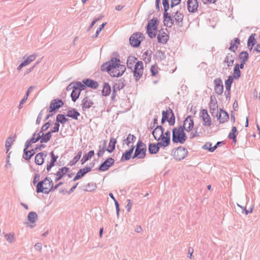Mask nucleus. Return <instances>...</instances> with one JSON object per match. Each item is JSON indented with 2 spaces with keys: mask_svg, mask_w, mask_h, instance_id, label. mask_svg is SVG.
<instances>
[{
  "mask_svg": "<svg viewBox=\"0 0 260 260\" xmlns=\"http://www.w3.org/2000/svg\"><path fill=\"white\" fill-rule=\"evenodd\" d=\"M101 70L107 72L112 77H118L124 73L126 68L124 65L121 64L119 59L113 58L104 63L101 66Z\"/></svg>",
  "mask_w": 260,
  "mask_h": 260,
  "instance_id": "f257e3e1",
  "label": "nucleus"
},
{
  "mask_svg": "<svg viewBox=\"0 0 260 260\" xmlns=\"http://www.w3.org/2000/svg\"><path fill=\"white\" fill-rule=\"evenodd\" d=\"M57 158L53 152H51L49 155L45 152H40L35 156V162L38 165H42L43 163L46 162V169L49 172L54 166Z\"/></svg>",
  "mask_w": 260,
  "mask_h": 260,
  "instance_id": "f03ea898",
  "label": "nucleus"
},
{
  "mask_svg": "<svg viewBox=\"0 0 260 260\" xmlns=\"http://www.w3.org/2000/svg\"><path fill=\"white\" fill-rule=\"evenodd\" d=\"M152 135L156 140L160 141L158 143L164 147L168 146L170 143V132L167 131L164 133L161 126H157L152 132Z\"/></svg>",
  "mask_w": 260,
  "mask_h": 260,
  "instance_id": "7ed1b4c3",
  "label": "nucleus"
},
{
  "mask_svg": "<svg viewBox=\"0 0 260 260\" xmlns=\"http://www.w3.org/2000/svg\"><path fill=\"white\" fill-rule=\"evenodd\" d=\"M53 189L52 181L48 178H45L43 181L38 183L37 186V192L48 193Z\"/></svg>",
  "mask_w": 260,
  "mask_h": 260,
  "instance_id": "20e7f679",
  "label": "nucleus"
},
{
  "mask_svg": "<svg viewBox=\"0 0 260 260\" xmlns=\"http://www.w3.org/2000/svg\"><path fill=\"white\" fill-rule=\"evenodd\" d=\"M73 88L71 93V98L74 102H75L79 98L80 92L82 90L85 89V85L81 82H78L75 83L70 84L67 89L69 90Z\"/></svg>",
  "mask_w": 260,
  "mask_h": 260,
  "instance_id": "39448f33",
  "label": "nucleus"
},
{
  "mask_svg": "<svg viewBox=\"0 0 260 260\" xmlns=\"http://www.w3.org/2000/svg\"><path fill=\"white\" fill-rule=\"evenodd\" d=\"M187 138L184 129L181 126L176 127L173 131V141L175 143L183 144Z\"/></svg>",
  "mask_w": 260,
  "mask_h": 260,
  "instance_id": "423d86ee",
  "label": "nucleus"
},
{
  "mask_svg": "<svg viewBox=\"0 0 260 260\" xmlns=\"http://www.w3.org/2000/svg\"><path fill=\"white\" fill-rule=\"evenodd\" d=\"M159 21L156 18H153L149 21L147 26V32L151 38L155 37Z\"/></svg>",
  "mask_w": 260,
  "mask_h": 260,
  "instance_id": "0eeeda50",
  "label": "nucleus"
},
{
  "mask_svg": "<svg viewBox=\"0 0 260 260\" xmlns=\"http://www.w3.org/2000/svg\"><path fill=\"white\" fill-rule=\"evenodd\" d=\"M146 145L141 141L137 143L136 149L134 153V157L143 158L146 156Z\"/></svg>",
  "mask_w": 260,
  "mask_h": 260,
  "instance_id": "6e6552de",
  "label": "nucleus"
},
{
  "mask_svg": "<svg viewBox=\"0 0 260 260\" xmlns=\"http://www.w3.org/2000/svg\"><path fill=\"white\" fill-rule=\"evenodd\" d=\"M144 37L143 34L137 32L133 34L129 38V43L133 47H138Z\"/></svg>",
  "mask_w": 260,
  "mask_h": 260,
  "instance_id": "1a4fd4ad",
  "label": "nucleus"
},
{
  "mask_svg": "<svg viewBox=\"0 0 260 260\" xmlns=\"http://www.w3.org/2000/svg\"><path fill=\"white\" fill-rule=\"evenodd\" d=\"M162 123H164L165 121L167 120L170 124H174L175 122V117L173 111L171 109L169 108L166 111H162Z\"/></svg>",
  "mask_w": 260,
  "mask_h": 260,
  "instance_id": "9d476101",
  "label": "nucleus"
},
{
  "mask_svg": "<svg viewBox=\"0 0 260 260\" xmlns=\"http://www.w3.org/2000/svg\"><path fill=\"white\" fill-rule=\"evenodd\" d=\"M143 63L142 61H138L135 65L134 68V76L136 80H138L140 78L143 74Z\"/></svg>",
  "mask_w": 260,
  "mask_h": 260,
  "instance_id": "9b49d317",
  "label": "nucleus"
},
{
  "mask_svg": "<svg viewBox=\"0 0 260 260\" xmlns=\"http://www.w3.org/2000/svg\"><path fill=\"white\" fill-rule=\"evenodd\" d=\"M167 29H161L158 31L157 35L158 42L161 44H166L169 40V35Z\"/></svg>",
  "mask_w": 260,
  "mask_h": 260,
  "instance_id": "f8f14e48",
  "label": "nucleus"
},
{
  "mask_svg": "<svg viewBox=\"0 0 260 260\" xmlns=\"http://www.w3.org/2000/svg\"><path fill=\"white\" fill-rule=\"evenodd\" d=\"M183 129L187 132H190L194 127V121L192 117L187 116L183 122Z\"/></svg>",
  "mask_w": 260,
  "mask_h": 260,
  "instance_id": "ddd939ff",
  "label": "nucleus"
},
{
  "mask_svg": "<svg viewBox=\"0 0 260 260\" xmlns=\"http://www.w3.org/2000/svg\"><path fill=\"white\" fill-rule=\"evenodd\" d=\"M187 154V151L186 149L182 147H179L174 152V156L177 160H180L183 159Z\"/></svg>",
  "mask_w": 260,
  "mask_h": 260,
  "instance_id": "4468645a",
  "label": "nucleus"
},
{
  "mask_svg": "<svg viewBox=\"0 0 260 260\" xmlns=\"http://www.w3.org/2000/svg\"><path fill=\"white\" fill-rule=\"evenodd\" d=\"M187 9L189 12H196L199 7V3L198 0H187Z\"/></svg>",
  "mask_w": 260,
  "mask_h": 260,
  "instance_id": "2eb2a0df",
  "label": "nucleus"
},
{
  "mask_svg": "<svg viewBox=\"0 0 260 260\" xmlns=\"http://www.w3.org/2000/svg\"><path fill=\"white\" fill-rule=\"evenodd\" d=\"M201 117L205 126H209L211 124V118L206 110L203 109L201 113Z\"/></svg>",
  "mask_w": 260,
  "mask_h": 260,
  "instance_id": "dca6fc26",
  "label": "nucleus"
},
{
  "mask_svg": "<svg viewBox=\"0 0 260 260\" xmlns=\"http://www.w3.org/2000/svg\"><path fill=\"white\" fill-rule=\"evenodd\" d=\"M94 103L89 97L84 98L81 102L82 110L84 111L92 107Z\"/></svg>",
  "mask_w": 260,
  "mask_h": 260,
  "instance_id": "f3484780",
  "label": "nucleus"
},
{
  "mask_svg": "<svg viewBox=\"0 0 260 260\" xmlns=\"http://www.w3.org/2000/svg\"><path fill=\"white\" fill-rule=\"evenodd\" d=\"M63 103L60 100H53L50 103L49 107V112H52L56 109H59L63 105Z\"/></svg>",
  "mask_w": 260,
  "mask_h": 260,
  "instance_id": "a211bd4d",
  "label": "nucleus"
},
{
  "mask_svg": "<svg viewBox=\"0 0 260 260\" xmlns=\"http://www.w3.org/2000/svg\"><path fill=\"white\" fill-rule=\"evenodd\" d=\"M214 82L215 92L218 95L221 94L223 91V86L222 81L220 79H216L214 81Z\"/></svg>",
  "mask_w": 260,
  "mask_h": 260,
  "instance_id": "6ab92c4d",
  "label": "nucleus"
},
{
  "mask_svg": "<svg viewBox=\"0 0 260 260\" xmlns=\"http://www.w3.org/2000/svg\"><path fill=\"white\" fill-rule=\"evenodd\" d=\"M114 163V159L112 158L107 159L100 167L99 170L102 171L107 170Z\"/></svg>",
  "mask_w": 260,
  "mask_h": 260,
  "instance_id": "aec40b11",
  "label": "nucleus"
},
{
  "mask_svg": "<svg viewBox=\"0 0 260 260\" xmlns=\"http://www.w3.org/2000/svg\"><path fill=\"white\" fill-rule=\"evenodd\" d=\"M164 23L165 26L171 27L174 23V19L169 15V13L168 12H164Z\"/></svg>",
  "mask_w": 260,
  "mask_h": 260,
  "instance_id": "412c9836",
  "label": "nucleus"
},
{
  "mask_svg": "<svg viewBox=\"0 0 260 260\" xmlns=\"http://www.w3.org/2000/svg\"><path fill=\"white\" fill-rule=\"evenodd\" d=\"M174 20L177 25L181 26L183 20V14L180 11H177L174 15Z\"/></svg>",
  "mask_w": 260,
  "mask_h": 260,
  "instance_id": "4be33fe9",
  "label": "nucleus"
},
{
  "mask_svg": "<svg viewBox=\"0 0 260 260\" xmlns=\"http://www.w3.org/2000/svg\"><path fill=\"white\" fill-rule=\"evenodd\" d=\"M69 169L67 167H62L59 169L58 171L56 174V181L60 180L68 172Z\"/></svg>",
  "mask_w": 260,
  "mask_h": 260,
  "instance_id": "5701e85b",
  "label": "nucleus"
},
{
  "mask_svg": "<svg viewBox=\"0 0 260 260\" xmlns=\"http://www.w3.org/2000/svg\"><path fill=\"white\" fill-rule=\"evenodd\" d=\"M90 171V168L88 167H86L83 168V169L80 170L77 173V175L75 177L74 180L75 181L76 180H78L81 177H82L85 174Z\"/></svg>",
  "mask_w": 260,
  "mask_h": 260,
  "instance_id": "b1692460",
  "label": "nucleus"
},
{
  "mask_svg": "<svg viewBox=\"0 0 260 260\" xmlns=\"http://www.w3.org/2000/svg\"><path fill=\"white\" fill-rule=\"evenodd\" d=\"M116 142L117 141L115 138H111L106 150L110 153L112 152L115 150Z\"/></svg>",
  "mask_w": 260,
  "mask_h": 260,
  "instance_id": "393cba45",
  "label": "nucleus"
},
{
  "mask_svg": "<svg viewBox=\"0 0 260 260\" xmlns=\"http://www.w3.org/2000/svg\"><path fill=\"white\" fill-rule=\"evenodd\" d=\"M83 85H85V87L86 86L90 87L91 88H96L98 86V83L97 82L94 81L92 80L86 79L83 81Z\"/></svg>",
  "mask_w": 260,
  "mask_h": 260,
  "instance_id": "a878e982",
  "label": "nucleus"
},
{
  "mask_svg": "<svg viewBox=\"0 0 260 260\" xmlns=\"http://www.w3.org/2000/svg\"><path fill=\"white\" fill-rule=\"evenodd\" d=\"M159 145L160 144H150L149 145V152L151 154H155L156 153L159 149Z\"/></svg>",
  "mask_w": 260,
  "mask_h": 260,
  "instance_id": "bb28decb",
  "label": "nucleus"
},
{
  "mask_svg": "<svg viewBox=\"0 0 260 260\" xmlns=\"http://www.w3.org/2000/svg\"><path fill=\"white\" fill-rule=\"evenodd\" d=\"M134 149V146H132L131 149L125 151L122 155L121 159L125 160H127L130 159L132 154L133 152Z\"/></svg>",
  "mask_w": 260,
  "mask_h": 260,
  "instance_id": "cd10ccee",
  "label": "nucleus"
},
{
  "mask_svg": "<svg viewBox=\"0 0 260 260\" xmlns=\"http://www.w3.org/2000/svg\"><path fill=\"white\" fill-rule=\"evenodd\" d=\"M221 142H218L214 146H212V144L210 143H206L203 146L204 149L208 150L210 152H213L217 148V146L221 144Z\"/></svg>",
  "mask_w": 260,
  "mask_h": 260,
  "instance_id": "c85d7f7f",
  "label": "nucleus"
},
{
  "mask_svg": "<svg viewBox=\"0 0 260 260\" xmlns=\"http://www.w3.org/2000/svg\"><path fill=\"white\" fill-rule=\"evenodd\" d=\"M79 115V113L75 109H72L71 110H69L67 114V116L72 117L75 119H77Z\"/></svg>",
  "mask_w": 260,
  "mask_h": 260,
  "instance_id": "c756f323",
  "label": "nucleus"
},
{
  "mask_svg": "<svg viewBox=\"0 0 260 260\" xmlns=\"http://www.w3.org/2000/svg\"><path fill=\"white\" fill-rule=\"evenodd\" d=\"M111 87L107 83H105L102 89L103 94L105 96L109 95L111 93Z\"/></svg>",
  "mask_w": 260,
  "mask_h": 260,
  "instance_id": "7c9ffc66",
  "label": "nucleus"
},
{
  "mask_svg": "<svg viewBox=\"0 0 260 260\" xmlns=\"http://www.w3.org/2000/svg\"><path fill=\"white\" fill-rule=\"evenodd\" d=\"M44 133L39 132L38 134H34L30 140L32 143H35L38 141L43 136Z\"/></svg>",
  "mask_w": 260,
  "mask_h": 260,
  "instance_id": "2f4dec72",
  "label": "nucleus"
},
{
  "mask_svg": "<svg viewBox=\"0 0 260 260\" xmlns=\"http://www.w3.org/2000/svg\"><path fill=\"white\" fill-rule=\"evenodd\" d=\"M34 154L35 151L34 149H31L30 150L24 149L23 158L26 160H29Z\"/></svg>",
  "mask_w": 260,
  "mask_h": 260,
  "instance_id": "473e14b6",
  "label": "nucleus"
},
{
  "mask_svg": "<svg viewBox=\"0 0 260 260\" xmlns=\"http://www.w3.org/2000/svg\"><path fill=\"white\" fill-rule=\"evenodd\" d=\"M136 60L137 58L133 56H129L127 60V66L128 68L132 69Z\"/></svg>",
  "mask_w": 260,
  "mask_h": 260,
  "instance_id": "72a5a7b5",
  "label": "nucleus"
},
{
  "mask_svg": "<svg viewBox=\"0 0 260 260\" xmlns=\"http://www.w3.org/2000/svg\"><path fill=\"white\" fill-rule=\"evenodd\" d=\"M94 154V152L93 150H91L88 153L86 154L81 159L82 164H83L90 159L93 156Z\"/></svg>",
  "mask_w": 260,
  "mask_h": 260,
  "instance_id": "f704fd0d",
  "label": "nucleus"
},
{
  "mask_svg": "<svg viewBox=\"0 0 260 260\" xmlns=\"http://www.w3.org/2000/svg\"><path fill=\"white\" fill-rule=\"evenodd\" d=\"M218 119L220 122H223L229 119V115L226 112L221 111L219 113Z\"/></svg>",
  "mask_w": 260,
  "mask_h": 260,
  "instance_id": "c9c22d12",
  "label": "nucleus"
},
{
  "mask_svg": "<svg viewBox=\"0 0 260 260\" xmlns=\"http://www.w3.org/2000/svg\"><path fill=\"white\" fill-rule=\"evenodd\" d=\"M27 218L30 223H34L37 219L38 215L36 213L31 212L28 214Z\"/></svg>",
  "mask_w": 260,
  "mask_h": 260,
  "instance_id": "e433bc0d",
  "label": "nucleus"
},
{
  "mask_svg": "<svg viewBox=\"0 0 260 260\" xmlns=\"http://www.w3.org/2000/svg\"><path fill=\"white\" fill-rule=\"evenodd\" d=\"M241 75L240 71L239 69V65L236 64L234 68L233 78L237 79H238Z\"/></svg>",
  "mask_w": 260,
  "mask_h": 260,
  "instance_id": "4c0bfd02",
  "label": "nucleus"
},
{
  "mask_svg": "<svg viewBox=\"0 0 260 260\" xmlns=\"http://www.w3.org/2000/svg\"><path fill=\"white\" fill-rule=\"evenodd\" d=\"M51 132H49L46 134H44L43 136L41 138V143H46L49 141L51 138Z\"/></svg>",
  "mask_w": 260,
  "mask_h": 260,
  "instance_id": "58836bf2",
  "label": "nucleus"
},
{
  "mask_svg": "<svg viewBox=\"0 0 260 260\" xmlns=\"http://www.w3.org/2000/svg\"><path fill=\"white\" fill-rule=\"evenodd\" d=\"M233 81V77L231 76H230L228 79L225 82V88L227 90H230Z\"/></svg>",
  "mask_w": 260,
  "mask_h": 260,
  "instance_id": "ea45409f",
  "label": "nucleus"
},
{
  "mask_svg": "<svg viewBox=\"0 0 260 260\" xmlns=\"http://www.w3.org/2000/svg\"><path fill=\"white\" fill-rule=\"evenodd\" d=\"M255 34H252L248 39V46L250 47V49H252V46L255 43V40L254 38Z\"/></svg>",
  "mask_w": 260,
  "mask_h": 260,
  "instance_id": "a19ab883",
  "label": "nucleus"
},
{
  "mask_svg": "<svg viewBox=\"0 0 260 260\" xmlns=\"http://www.w3.org/2000/svg\"><path fill=\"white\" fill-rule=\"evenodd\" d=\"M37 55L36 54H33L29 56L26 60H25L23 63L24 64V65L27 66L28 65L31 61L34 60L36 58Z\"/></svg>",
  "mask_w": 260,
  "mask_h": 260,
  "instance_id": "79ce46f5",
  "label": "nucleus"
},
{
  "mask_svg": "<svg viewBox=\"0 0 260 260\" xmlns=\"http://www.w3.org/2000/svg\"><path fill=\"white\" fill-rule=\"evenodd\" d=\"M240 44V41L238 38H236L235 40L234 43H231V46L229 48V49L231 51H235V50L237 48L238 45Z\"/></svg>",
  "mask_w": 260,
  "mask_h": 260,
  "instance_id": "37998d69",
  "label": "nucleus"
},
{
  "mask_svg": "<svg viewBox=\"0 0 260 260\" xmlns=\"http://www.w3.org/2000/svg\"><path fill=\"white\" fill-rule=\"evenodd\" d=\"M248 57V54L246 52H242L239 55L241 61L246 62Z\"/></svg>",
  "mask_w": 260,
  "mask_h": 260,
  "instance_id": "c03bdc74",
  "label": "nucleus"
},
{
  "mask_svg": "<svg viewBox=\"0 0 260 260\" xmlns=\"http://www.w3.org/2000/svg\"><path fill=\"white\" fill-rule=\"evenodd\" d=\"M56 120L61 123H64L68 120V119L64 115L58 114L56 117Z\"/></svg>",
  "mask_w": 260,
  "mask_h": 260,
  "instance_id": "a18cd8bd",
  "label": "nucleus"
},
{
  "mask_svg": "<svg viewBox=\"0 0 260 260\" xmlns=\"http://www.w3.org/2000/svg\"><path fill=\"white\" fill-rule=\"evenodd\" d=\"M225 62L227 63L228 66H231L234 62V57L232 55L229 54L225 58Z\"/></svg>",
  "mask_w": 260,
  "mask_h": 260,
  "instance_id": "49530a36",
  "label": "nucleus"
},
{
  "mask_svg": "<svg viewBox=\"0 0 260 260\" xmlns=\"http://www.w3.org/2000/svg\"><path fill=\"white\" fill-rule=\"evenodd\" d=\"M237 132V128L235 126L232 127V132L230 133L229 135V138L230 139H233L234 142H236V135L235 133Z\"/></svg>",
  "mask_w": 260,
  "mask_h": 260,
  "instance_id": "de8ad7c7",
  "label": "nucleus"
},
{
  "mask_svg": "<svg viewBox=\"0 0 260 260\" xmlns=\"http://www.w3.org/2000/svg\"><path fill=\"white\" fill-rule=\"evenodd\" d=\"M135 140L136 137L134 135L129 134L125 140V143L127 145H129L131 143L134 142Z\"/></svg>",
  "mask_w": 260,
  "mask_h": 260,
  "instance_id": "09e8293b",
  "label": "nucleus"
},
{
  "mask_svg": "<svg viewBox=\"0 0 260 260\" xmlns=\"http://www.w3.org/2000/svg\"><path fill=\"white\" fill-rule=\"evenodd\" d=\"M13 140L12 138H8L6 141L5 144V146L7 149V152L9 150L10 147L11 146L12 144H13Z\"/></svg>",
  "mask_w": 260,
  "mask_h": 260,
  "instance_id": "8fccbe9b",
  "label": "nucleus"
},
{
  "mask_svg": "<svg viewBox=\"0 0 260 260\" xmlns=\"http://www.w3.org/2000/svg\"><path fill=\"white\" fill-rule=\"evenodd\" d=\"M151 73L152 76H155L158 72V67L157 65H153L151 67Z\"/></svg>",
  "mask_w": 260,
  "mask_h": 260,
  "instance_id": "3c124183",
  "label": "nucleus"
},
{
  "mask_svg": "<svg viewBox=\"0 0 260 260\" xmlns=\"http://www.w3.org/2000/svg\"><path fill=\"white\" fill-rule=\"evenodd\" d=\"M106 144V141H104V147L100 149L97 153V155L99 157L102 156L103 155L104 153H105V150H106L105 149Z\"/></svg>",
  "mask_w": 260,
  "mask_h": 260,
  "instance_id": "603ef678",
  "label": "nucleus"
},
{
  "mask_svg": "<svg viewBox=\"0 0 260 260\" xmlns=\"http://www.w3.org/2000/svg\"><path fill=\"white\" fill-rule=\"evenodd\" d=\"M165 12H167L169 8V0H162Z\"/></svg>",
  "mask_w": 260,
  "mask_h": 260,
  "instance_id": "864d4df0",
  "label": "nucleus"
},
{
  "mask_svg": "<svg viewBox=\"0 0 260 260\" xmlns=\"http://www.w3.org/2000/svg\"><path fill=\"white\" fill-rule=\"evenodd\" d=\"M5 237H6L7 240L9 242H12L15 240L14 235H13V234H10L6 235L5 236Z\"/></svg>",
  "mask_w": 260,
  "mask_h": 260,
  "instance_id": "5fc2aeb1",
  "label": "nucleus"
},
{
  "mask_svg": "<svg viewBox=\"0 0 260 260\" xmlns=\"http://www.w3.org/2000/svg\"><path fill=\"white\" fill-rule=\"evenodd\" d=\"M81 155H82V152L81 151H80L79 152H78L77 155L74 157V158L73 160V162L74 163H76L80 159Z\"/></svg>",
  "mask_w": 260,
  "mask_h": 260,
  "instance_id": "6e6d98bb",
  "label": "nucleus"
},
{
  "mask_svg": "<svg viewBox=\"0 0 260 260\" xmlns=\"http://www.w3.org/2000/svg\"><path fill=\"white\" fill-rule=\"evenodd\" d=\"M59 124L57 122L55 123L54 126L53 127V129L51 130V131L50 132H51V133L57 132L59 130Z\"/></svg>",
  "mask_w": 260,
  "mask_h": 260,
  "instance_id": "4d7b16f0",
  "label": "nucleus"
},
{
  "mask_svg": "<svg viewBox=\"0 0 260 260\" xmlns=\"http://www.w3.org/2000/svg\"><path fill=\"white\" fill-rule=\"evenodd\" d=\"M49 127V123L47 122L46 123H45L44 125H43L42 126V127L41 128V131H40V132H42L43 133H44V131H46L47 129H48Z\"/></svg>",
  "mask_w": 260,
  "mask_h": 260,
  "instance_id": "13d9d810",
  "label": "nucleus"
},
{
  "mask_svg": "<svg viewBox=\"0 0 260 260\" xmlns=\"http://www.w3.org/2000/svg\"><path fill=\"white\" fill-rule=\"evenodd\" d=\"M106 23H103L100 27V28L96 30V37L99 34V33L102 31V30L104 28V26L106 25Z\"/></svg>",
  "mask_w": 260,
  "mask_h": 260,
  "instance_id": "bf43d9fd",
  "label": "nucleus"
},
{
  "mask_svg": "<svg viewBox=\"0 0 260 260\" xmlns=\"http://www.w3.org/2000/svg\"><path fill=\"white\" fill-rule=\"evenodd\" d=\"M181 0H171V6L174 7L180 4Z\"/></svg>",
  "mask_w": 260,
  "mask_h": 260,
  "instance_id": "052dcab7",
  "label": "nucleus"
},
{
  "mask_svg": "<svg viewBox=\"0 0 260 260\" xmlns=\"http://www.w3.org/2000/svg\"><path fill=\"white\" fill-rule=\"evenodd\" d=\"M31 143H32L30 140L27 141L25 143L24 149H28L31 146Z\"/></svg>",
  "mask_w": 260,
  "mask_h": 260,
  "instance_id": "680f3d73",
  "label": "nucleus"
},
{
  "mask_svg": "<svg viewBox=\"0 0 260 260\" xmlns=\"http://www.w3.org/2000/svg\"><path fill=\"white\" fill-rule=\"evenodd\" d=\"M204 4L207 3H214L216 0H201Z\"/></svg>",
  "mask_w": 260,
  "mask_h": 260,
  "instance_id": "e2e57ef3",
  "label": "nucleus"
},
{
  "mask_svg": "<svg viewBox=\"0 0 260 260\" xmlns=\"http://www.w3.org/2000/svg\"><path fill=\"white\" fill-rule=\"evenodd\" d=\"M127 211L129 212L131 209L132 206V204L130 200H129L128 201V203H127Z\"/></svg>",
  "mask_w": 260,
  "mask_h": 260,
  "instance_id": "0e129e2a",
  "label": "nucleus"
},
{
  "mask_svg": "<svg viewBox=\"0 0 260 260\" xmlns=\"http://www.w3.org/2000/svg\"><path fill=\"white\" fill-rule=\"evenodd\" d=\"M199 136V134L196 132V133H191L190 134V137L191 138H193L196 137H198Z\"/></svg>",
  "mask_w": 260,
  "mask_h": 260,
  "instance_id": "69168bd1",
  "label": "nucleus"
},
{
  "mask_svg": "<svg viewBox=\"0 0 260 260\" xmlns=\"http://www.w3.org/2000/svg\"><path fill=\"white\" fill-rule=\"evenodd\" d=\"M33 89H34V87H32V86H30L28 88V89L27 91L26 94H27V96H28L29 93L32 91Z\"/></svg>",
  "mask_w": 260,
  "mask_h": 260,
  "instance_id": "338daca9",
  "label": "nucleus"
},
{
  "mask_svg": "<svg viewBox=\"0 0 260 260\" xmlns=\"http://www.w3.org/2000/svg\"><path fill=\"white\" fill-rule=\"evenodd\" d=\"M28 96H27V94H26V95L21 100L19 106H20L21 104H23L25 102V101L27 99Z\"/></svg>",
  "mask_w": 260,
  "mask_h": 260,
  "instance_id": "774afa93",
  "label": "nucleus"
}]
</instances>
